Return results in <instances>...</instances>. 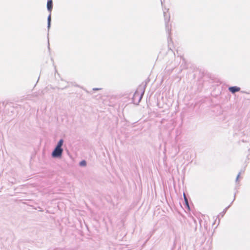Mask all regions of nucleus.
<instances>
[{
  "instance_id": "nucleus-3",
  "label": "nucleus",
  "mask_w": 250,
  "mask_h": 250,
  "mask_svg": "<svg viewBox=\"0 0 250 250\" xmlns=\"http://www.w3.org/2000/svg\"><path fill=\"white\" fill-rule=\"evenodd\" d=\"M229 90L232 93H234L236 92L239 91L240 90V88L237 86H232L229 87Z\"/></svg>"
},
{
  "instance_id": "nucleus-6",
  "label": "nucleus",
  "mask_w": 250,
  "mask_h": 250,
  "mask_svg": "<svg viewBox=\"0 0 250 250\" xmlns=\"http://www.w3.org/2000/svg\"><path fill=\"white\" fill-rule=\"evenodd\" d=\"M86 162H85V161H84V160H83V161H81V162H80V165L81 166H83H83H86Z\"/></svg>"
},
{
  "instance_id": "nucleus-7",
  "label": "nucleus",
  "mask_w": 250,
  "mask_h": 250,
  "mask_svg": "<svg viewBox=\"0 0 250 250\" xmlns=\"http://www.w3.org/2000/svg\"><path fill=\"white\" fill-rule=\"evenodd\" d=\"M184 200H185V203H186V205H187V206L188 207H189V206H188V199H187V198L185 193H184Z\"/></svg>"
},
{
  "instance_id": "nucleus-4",
  "label": "nucleus",
  "mask_w": 250,
  "mask_h": 250,
  "mask_svg": "<svg viewBox=\"0 0 250 250\" xmlns=\"http://www.w3.org/2000/svg\"><path fill=\"white\" fill-rule=\"evenodd\" d=\"M47 10L51 12L52 9V0H48L47 3Z\"/></svg>"
},
{
  "instance_id": "nucleus-1",
  "label": "nucleus",
  "mask_w": 250,
  "mask_h": 250,
  "mask_svg": "<svg viewBox=\"0 0 250 250\" xmlns=\"http://www.w3.org/2000/svg\"><path fill=\"white\" fill-rule=\"evenodd\" d=\"M63 144V140L60 139L54 150L52 151L51 156L54 158H61L63 153V149L62 148Z\"/></svg>"
},
{
  "instance_id": "nucleus-9",
  "label": "nucleus",
  "mask_w": 250,
  "mask_h": 250,
  "mask_svg": "<svg viewBox=\"0 0 250 250\" xmlns=\"http://www.w3.org/2000/svg\"><path fill=\"white\" fill-rule=\"evenodd\" d=\"M98 88L94 89V90H98Z\"/></svg>"
},
{
  "instance_id": "nucleus-2",
  "label": "nucleus",
  "mask_w": 250,
  "mask_h": 250,
  "mask_svg": "<svg viewBox=\"0 0 250 250\" xmlns=\"http://www.w3.org/2000/svg\"><path fill=\"white\" fill-rule=\"evenodd\" d=\"M144 92L145 88L143 87L139 86L137 88L132 98V101L134 104L137 105L139 104L143 97Z\"/></svg>"
},
{
  "instance_id": "nucleus-5",
  "label": "nucleus",
  "mask_w": 250,
  "mask_h": 250,
  "mask_svg": "<svg viewBox=\"0 0 250 250\" xmlns=\"http://www.w3.org/2000/svg\"><path fill=\"white\" fill-rule=\"evenodd\" d=\"M47 22H48V26L47 27L49 29L50 27V23H51V14H50L47 18Z\"/></svg>"
},
{
  "instance_id": "nucleus-8",
  "label": "nucleus",
  "mask_w": 250,
  "mask_h": 250,
  "mask_svg": "<svg viewBox=\"0 0 250 250\" xmlns=\"http://www.w3.org/2000/svg\"><path fill=\"white\" fill-rule=\"evenodd\" d=\"M240 173H239L238 174V175H237V177H236V181H237V180H238V178H239V176H240Z\"/></svg>"
}]
</instances>
